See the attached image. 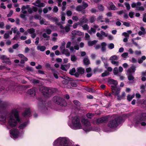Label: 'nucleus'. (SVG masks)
<instances>
[{"mask_svg": "<svg viewBox=\"0 0 146 146\" xmlns=\"http://www.w3.org/2000/svg\"><path fill=\"white\" fill-rule=\"evenodd\" d=\"M20 121L18 115V112L16 110H13L8 118L7 127L9 129L15 127Z\"/></svg>", "mask_w": 146, "mask_h": 146, "instance_id": "nucleus-1", "label": "nucleus"}, {"mask_svg": "<svg viewBox=\"0 0 146 146\" xmlns=\"http://www.w3.org/2000/svg\"><path fill=\"white\" fill-rule=\"evenodd\" d=\"M72 122V125H70L69 126L72 129H80L82 128L80 119L78 116H75L73 117Z\"/></svg>", "mask_w": 146, "mask_h": 146, "instance_id": "nucleus-2", "label": "nucleus"}, {"mask_svg": "<svg viewBox=\"0 0 146 146\" xmlns=\"http://www.w3.org/2000/svg\"><path fill=\"white\" fill-rule=\"evenodd\" d=\"M69 139L66 138L59 137L54 142V146H68Z\"/></svg>", "mask_w": 146, "mask_h": 146, "instance_id": "nucleus-3", "label": "nucleus"}, {"mask_svg": "<svg viewBox=\"0 0 146 146\" xmlns=\"http://www.w3.org/2000/svg\"><path fill=\"white\" fill-rule=\"evenodd\" d=\"M135 123L139 124L143 121H146V113L140 112L136 114L135 118Z\"/></svg>", "mask_w": 146, "mask_h": 146, "instance_id": "nucleus-4", "label": "nucleus"}, {"mask_svg": "<svg viewBox=\"0 0 146 146\" xmlns=\"http://www.w3.org/2000/svg\"><path fill=\"white\" fill-rule=\"evenodd\" d=\"M121 120L120 117L115 115L114 119L111 120L109 122L108 126L112 128H115L118 125Z\"/></svg>", "mask_w": 146, "mask_h": 146, "instance_id": "nucleus-5", "label": "nucleus"}, {"mask_svg": "<svg viewBox=\"0 0 146 146\" xmlns=\"http://www.w3.org/2000/svg\"><path fill=\"white\" fill-rule=\"evenodd\" d=\"M56 89L54 88H49L44 87L42 88V93L43 95L47 96H49L55 92Z\"/></svg>", "mask_w": 146, "mask_h": 146, "instance_id": "nucleus-6", "label": "nucleus"}, {"mask_svg": "<svg viewBox=\"0 0 146 146\" xmlns=\"http://www.w3.org/2000/svg\"><path fill=\"white\" fill-rule=\"evenodd\" d=\"M53 101L56 104L60 106H65L66 105V103L65 101L59 97L55 96L54 97Z\"/></svg>", "mask_w": 146, "mask_h": 146, "instance_id": "nucleus-7", "label": "nucleus"}, {"mask_svg": "<svg viewBox=\"0 0 146 146\" xmlns=\"http://www.w3.org/2000/svg\"><path fill=\"white\" fill-rule=\"evenodd\" d=\"M82 122L84 125L83 129L86 131H90V122L87 119L84 118L82 119Z\"/></svg>", "mask_w": 146, "mask_h": 146, "instance_id": "nucleus-8", "label": "nucleus"}, {"mask_svg": "<svg viewBox=\"0 0 146 146\" xmlns=\"http://www.w3.org/2000/svg\"><path fill=\"white\" fill-rule=\"evenodd\" d=\"M0 58L1 60H3L2 62L3 63H6L9 65L11 64V62L9 60V58L7 57L5 55H1Z\"/></svg>", "mask_w": 146, "mask_h": 146, "instance_id": "nucleus-9", "label": "nucleus"}, {"mask_svg": "<svg viewBox=\"0 0 146 146\" xmlns=\"http://www.w3.org/2000/svg\"><path fill=\"white\" fill-rule=\"evenodd\" d=\"M111 89L112 90L113 94L115 95H117V96L119 93L120 89L119 88L117 87L116 86H111Z\"/></svg>", "mask_w": 146, "mask_h": 146, "instance_id": "nucleus-10", "label": "nucleus"}, {"mask_svg": "<svg viewBox=\"0 0 146 146\" xmlns=\"http://www.w3.org/2000/svg\"><path fill=\"white\" fill-rule=\"evenodd\" d=\"M10 133L12 135L14 138H17L19 135L18 130L15 129H13L10 131Z\"/></svg>", "mask_w": 146, "mask_h": 146, "instance_id": "nucleus-11", "label": "nucleus"}, {"mask_svg": "<svg viewBox=\"0 0 146 146\" xmlns=\"http://www.w3.org/2000/svg\"><path fill=\"white\" fill-rule=\"evenodd\" d=\"M32 4L39 7H43L45 6V4L44 3H41L39 0L36 1L35 2L33 3Z\"/></svg>", "mask_w": 146, "mask_h": 146, "instance_id": "nucleus-12", "label": "nucleus"}, {"mask_svg": "<svg viewBox=\"0 0 146 146\" xmlns=\"http://www.w3.org/2000/svg\"><path fill=\"white\" fill-rule=\"evenodd\" d=\"M72 34L73 36L78 35L80 36L82 35L83 33L79 31L74 30L72 32Z\"/></svg>", "mask_w": 146, "mask_h": 146, "instance_id": "nucleus-13", "label": "nucleus"}, {"mask_svg": "<svg viewBox=\"0 0 146 146\" xmlns=\"http://www.w3.org/2000/svg\"><path fill=\"white\" fill-rule=\"evenodd\" d=\"M117 13L119 15H121L123 14V16L124 17L125 19H127V11L125 10H121L118 11L117 12Z\"/></svg>", "mask_w": 146, "mask_h": 146, "instance_id": "nucleus-14", "label": "nucleus"}, {"mask_svg": "<svg viewBox=\"0 0 146 146\" xmlns=\"http://www.w3.org/2000/svg\"><path fill=\"white\" fill-rule=\"evenodd\" d=\"M70 66V63L64 65H61V68L64 71H66L68 69Z\"/></svg>", "mask_w": 146, "mask_h": 146, "instance_id": "nucleus-15", "label": "nucleus"}, {"mask_svg": "<svg viewBox=\"0 0 146 146\" xmlns=\"http://www.w3.org/2000/svg\"><path fill=\"white\" fill-rule=\"evenodd\" d=\"M107 44L105 42H103L101 44V50L102 52H105L106 50V47Z\"/></svg>", "mask_w": 146, "mask_h": 146, "instance_id": "nucleus-16", "label": "nucleus"}, {"mask_svg": "<svg viewBox=\"0 0 146 146\" xmlns=\"http://www.w3.org/2000/svg\"><path fill=\"white\" fill-rule=\"evenodd\" d=\"M133 74H130L129 73V72H128V80L129 81V82H128V83H132L134 81V77L133 76Z\"/></svg>", "mask_w": 146, "mask_h": 146, "instance_id": "nucleus-17", "label": "nucleus"}, {"mask_svg": "<svg viewBox=\"0 0 146 146\" xmlns=\"http://www.w3.org/2000/svg\"><path fill=\"white\" fill-rule=\"evenodd\" d=\"M135 70L136 67L134 66H132L128 69L129 73H130V74H134Z\"/></svg>", "mask_w": 146, "mask_h": 146, "instance_id": "nucleus-18", "label": "nucleus"}, {"mask_svg": "<svg viewBox=\"0 0 146 146\" xmlns=\"http://www.w3.org/2000/svg\"><path fill=\"white\" fill-rule=\"evenodd\" d=\"M30 6L29 5H27L26 6H23L21 8L22 12L24 14L27 13V11L26 10V9H28L29 8Z\"/></svg>", "mask_w": 146, "mask_h": 146, "instance_id": "nucleus-19", "label": "nucleus"}, {"mask_svg": "<svg viewBox=\"0 0 146 146\" xmlns=\"http://www.w3.org/2000/svg\"><path fill=\"white\" fill-rule=\"evenodd\" d=\"M107 118L105 117L98 119L97 120L96 123H100L104 122L106 120Z\"/></svg>", "mask_w": 146, "mask_h": 146, "instance_id": "nucleus-20", "label": "nucleus"}, {"mask_svg": "<svg viewBox=\"0 0 146 146\" xmlns=\"http://www.w3.org/2000/svg\"><path fill=\"white\" fill-rule=\"evenodd\" d=\"M36 48L38 50L43 52L46 50V47L44 46L38 45L37 46Z\"/></svg>", "mask_w": 146, "mask_h": 146, "instance_id": "nucleus-21", "label": "nucleus"}, {"mask_svg": "<svg viewBox=\"0 0 146 146\" xmlns=\"http://www.w3.org/2000/svg\"><path fill=\"white\" fill-rule=\"evenodd\" d=\"M81 20L80 25H82L83 23H86L88 22V20L86 17L83 16L80 19Z\"/></svg>", "mask_w": 146, "mask_h": 146, "instance_id": "nucleus-22", "label": "nucleus"}, {"mask_svg": "<svg viewBox=\"0 0 146 146\" xmlns=\"http://www.w3.org/2000/svg\"><path fill=\"white\" fill-rule=\"evenodd\" d=\"M62 53L65 54L67 56H69L70 54V53L69 50L67 49H65L61 52Z\"/></svg>", "mask_w": 146, "mask_h": 146, "instance_id": "nucleus-23", "label": "nucleus"}, {"mask_svg": "<svg viewBox=\"0 0 146 146\" xmlns=\"http://www.w3.org/2000/svg\"><path fill=\"white\" fill-rule=\"evenodd\" d=\"M28 93L32 96H35V88H33L29 90L28 91Z\"/></svg>", "mask_w": 146, "mask_h": 146, "instance_id": "nucleus-24", "label": "nucleus"}, {"mask_svg": "<svg viewBox=\"0 0 146 146\" xmlns=\"http://www.w3.org/2000/svg\"><path fill=\"white\" fill-rule=\"evenodd\" d=\"M64 80L62 81V83L64 84H67L69 82L70 78L68 77L64 76L63 78Z\"/></svg>", "mask_w": 146, "mask_h": 146, "instance_id": "nucleus-25", "label": "nucleus"}, {"mask_svg": "<svg viewBox=\"0 0 146 146\" xmlns=\"http://www.w3.org/2000/svg\"><path fill=\"white\" fill-rule=\"evenodd\" d=\"M109 8L110 9L112 10H115L116 9V8L113 3L111 2H110L109 3Z\"/></svg>", "mask_w": 146, "mask_h": 146, "instance_id": "nucleus-26", "label": "nucleus"}, {"mask_svg": "<svg viewBox=\"0 0 146 146\" xmlns=\"http://www.w3.org/2000/svg\"><path fill=\"white\" fill-rule=\"evenodd\" d=\"M96 20V16L92 15L90 16L89 19L90 22L91 23H93Z\"/></svg>", "mask_w": 146, "mask_h": 146, "instance_id": "nucleus-27", "label": "nucleus"}, {"mask_svg": "<svg viewBox=\"0 0 146 146\" xmlns=\"http://www.w3.org/2000/svg\"><path fill=\"white\" fill-rule=\"evenodd\" d=\"M40 23L41 25L44 24L45 25H48V22L46 21L44 19L42 18L40 20Z\"/></svg>", "mask_w": 146, "mask_h": 146, "instance_id": "nucleus-28", "label": "nucleus"}, {"mask_svg": "<svg viewBox=\"0 0 146 146\" xmlns=\"http://www.w3.org/2000/svg\"><path fill=\"white\" fill-rule=\"evenodd\" d=\"M30 115V111L29 109H27L23 113V115L24 116H29Z\"/></svg>", "mask_w": 146, "mask_h": 146, "instance_id": "nucleus-29", "label": "nucleus"}, {"mask_svg": "<svg viewBox=\"0 0 146 146\" xmlns=\"http://www.w3.org/2000/svg\"><path fill=\"white\" fill-rule=\"evenodd\" d=\"M141 5V3L140 2H138L136 3H133L131 5V6L132 8H135L137 6H140Z\"/></svg>", "mask_w": 146, "mask_h": 146, "instance_id": "nucleus-30", "label": "nucleus"}, {"mask_svg": "<svg viewBox=\"0 0 146 146\" xmlns=\"http://www.w3.org/2000/svg\"><path fill=\"white\" fill-rule=\"evenodd\" d=\"M84 64L85 65H88L90 64V62L88 58L87 57L84 58L83 60Z\"/></svg>", "mask_w": 146, "mask_h": 146, "instance_id": "nucleus-31", "label": "nucleus"}, {"mask_svg": "<svg viewBox=\"0 0 146 146\" xmlns=\"http://www.w3.org/2000/svg\"><path fill=\"white\" fill-rule=\"evenodd\" d=\"M78 72L80 74H83L84 72V70L81 67H79L77 69Z\"/></svg>", "mask_w": 146, "mask_h": 146, "instance_id": "nucleus-32", "label": "nucleus"}, {"mask_svg": "<svg viewBox=\"0 0 146 146\" xmlns=\"http://www.w3.org/2000/svg\"><path fill=\"white\" fill-rule=\"evenodd\" d=\"M97 41L96 40H94L93 41H89L88 42V45L89 46H92L94 45Z\"/></svg>", "mask_w": 146, "mask_h": 146, "instance_id": "nucleus-33", "label": "nucleus"}, {"mask_svg": "<svg viewBox=\"0 0 146 146\" xmlns=\"http://www.w3.org/2000/svg\"><path fill=\"white\" fill-rule=\"evenodd\" d=\"M80 26L84 30H88L89 29V27L88 25L85 24L82 25H80Z\"/></svg>", "mask_w": 146, "mask_h": 146, "instance_id": "nucleus-34", "label": "nucleus"}, {"mask_svg": "<svg viewBox=\"0 0 146 146\" xmlns=\"http://www.w3.org/2000/svg\"><path fill=\"white\" fill-rule=\"evenodd\" d=\"M42 36L46 40H49L50 39V36L47 35L46 33H44L42 34Z\"/></svg>", "mask_w": 146, "mask_h": 146, "instance_id": "nucleus-35", "label": "nucleus"}, {"mask_svg": "<svg viewBox=\"0 0 146 146\" xmlns=\"http://www.w3.org/2000/svg\"><path fill=\"white\" fill-rule=\"evenodd\" d=\"M71 27V25L69 24H67L66 25V26L64 27V29L66 32L68 33L70 31Z\"/></svg>", "mask_w": 146, "mask_h": 146, "instance_id": "nucleus-36", "label": "nucleus"}, {"mask_svg": "<svg viewBox=\"0 0 146 146\" xmlns=\"http://www.w3.org/2000/svg\"><path fill=\"white\" fill-rule=\"evenodd\" d=\"M109 82L111 84H114L115 86H116L118 84V82L117 81L113 79L110 80L109 81Z\"/></svg>", "mask_w": 146, "mask_h": 146, "instance_id": "nucleus-37", "label": "nucleus"}, {"mask_svg": "<svg viewBox=\"0 0 146 146\" xmlns=\"http://www.w3.org/2000/svg\"><path fill=\"white\" fill-rule=\"evenodd\" d=\"M103 17L102 15H100L97 18V21L98 22H103L104 21L103 20Z\"/></svg>", "mask_w": 146, "mask_h": 146, "instance_id": "nucleus-38", "label": "nucleus"}, {"mask_svg": "<svg viewBox=\"0 0 146 146\" xmlns=\"http://www.w3.org/2000/svg\"><path fill=\"white\" fill-rule=\"evenodd\" d=\"M118 57L116 55H114L112 56H111L109 60L111 61H114L117 60L118 59Z\"/></svg>", "mask_w": 146, "mask_h": 146, "instance_id": "nucleus-39", "label": "nucleus"}, {"mask_svg": "<svg viewBox=\"0 0 146 146\" xmlns=\"http://www.w3.org/2000/svg\"><path fill=\"white\" fill-rule=\"evenodd\" d=\"M98 8L99 11H103L105 9L104 7L101 4H99L98 6Z\"/></svg>", "mask_w": 146, "mask_h": 146, "instance_id": "nucleus-40", "label": "nucleus"}, {"mask_svg": "<svg viewBox=\"0 0 146 146\" xmlns=\"http://www.w3.org/2000/svg\"><path fill=\"white\" fill-rule=\"evenodd\" d=\"M125 96V94L124 92H123L121 96H118L117 97V99L119 100H120L123 98Z\"/></svg>", "mask_w": 146, "mask_h": 146, "instance_id": "nucleus-41", "label": "nucleus"}, {"mask_svg": "<svg viewBox=\"0 0 146 146\" xmlns=\"http://www.w3.org/2000/svg\"><path fill=\"white\" fill-rule=\"evenodd\" d=\"M27 31L29 33L31 34L35 33V29L33 28L28 29Z\"/></svg>", "mask_w": 146, "mask_h": 146, "instance_id": "nucleus-42", "label": "nucleus"}, {"mask_svg": "<svg viewBox=\"0 0 146 146\" xmlns=\"http://www.w3.org/2000/svg\"><path fill=\"white\" fill-rule=\"evenodd\" d=\"M27 123H24L22 124H21L19 127V128L20 129H22L24 128L26 126Z\"/></svg>", "mask_w": 146, "mask_h": 146, "instance_id": "nucleus-43", "label": "nucleus"}, {"mask_svg": "<svg viewBox=\"0 0 146 146\" xmlns=\"http://www.w3.org/2000/svg\"><path fill=\"white\" fill-rule=\"evenodd\" d=\"M6 117L5 115H2L0 116V121L5 122V121Z\"/></svg>", "mask_w": 146, "mask_h": 146, "instance_id": "nucleus-44", "label": "nucleus"}, {"mask_svg": "<svg viewBox=\"0 0 146 146\" xmlns=\"http://www.w3.org/2000/svg\"><path fill=\"white\" fill-rule=\"evenodd\" d=\"M88 33L91 34L92 33H95L96 32V29L94 27H91L90 30L88 31Z\"/></svg>", "mask_w": 146, "mask_h": 146, "instance_id": "nucleus-45", "label": "nucleus"}, {"mask_svg": "<svg viewBox=\"0 0 146 146\" xmlns=\"http://www.w3.org/2000/svg\"><path fill=\"white\" fill-rule=\"evenodd\" d=\"M73 102L75 105L77 106V107H80L81 105L80 103L77 100H74L73 101Z\"/></svg>", "mask_w": 146, "mask_h": 146, "instance_id": "nucleus-46", "label": "nucleus"}, {"mask_svg": "<svg viewBox=\"0 0 146 146\" xmlns=\"http://www.w3.org/2000/svg\"><path fill=\"white\" fill-rule=\"evenodd\" d=\"M128 56V53L127 52H125L122 54L121 56L123 58L124 60Z\"/></svg>", "mask_w": 146, "mask_h": 146, "instance_id": "nucleus-47", "label": "nucleus"}, {"mask_svg": "<svg viewBox=\"0 0 146 146\" xmlns=\"http://www.w3.org/2000/svg\"><path fill=\"white\" fill-rule=\"evenodd\" d=\"M117 67H115L113 70V73L115 75H116L118 74L119 73Z\"/></svg>", "mask_w": 146, "mask_h": 146, "instance_id": "nucleus-48", "label": "nucleus"}, {"mask_svg": "<svg viewBox=\"0 0 146 146\" xmlns=\"http://www.w3.org/2000/svg\"><path fill=\"white\" fill-rule=\"evenodd\" d=\"M76 72V70L75 68H72L71 70H70L69 71V73L71 75H74V74Z\"/></svg>", "mask_w": 146, "mask_h": 146, "instance_id": "nucleus-49", "label": "nucleus"}, {"mask_svg": "<svg viewBox=\"0 0 146 146\" xmlns=\"http://www.w3.org/2000/svg\"><path fill=\"white\" fill-rule=\"evenodd\" d=\"M108 46L109 49H111L114 48V45L113 44L111 43L108 44Z\"/></svg>", "mask_w": 146, "mask_h": 146, "instance_id": "nucleus-50", "label": "nucleus"}, {"mask_svg": "<svg viewBox=\"0 0 146 146\" xmlns=\"http://www.w3.org/2000/svg\"><path fill=\"white\" fill-rule=\"evenodd\" d=\"M71 60L72 61L74 62L77 60V58L74 55H72L71 56Z\"/></svg>", "mask_w": 146, "mask_h": 146, "instance_id": "nucleus-51", "label": "nucleus"}, {"mask_svg": "<svg viewBox=\"0 0 146 146\" xmlns=\"http://www.w3.org/2000/svg\"><path fill=\"white\" fill-rule=\"evenodd\" d=\"M84 9L82 5H79L76 7V10L78 11H81Z\"/></svg>", "mask_w": 146, "mask_h": 146, "instance_id": "nucleus-52", "label": "nucleus"}, {"mask_svg": "<svg viewBox=\"0 0 146 146\" xmlns=\"http://www.w3.org/2000/svg\"><path fill=\"white\" fill-rule=\"evenodd\" d=\"M10 37V35L9 33H8L7 32L5 33L4 35V38L5 39H9Z\"/></svg>", "mask_w": 146, "mask_h": 146, "instance_id": "nucleus-53", "label": "nucleus"}, {"mask_svg": "<svg viewBox=\"0 0 146 146\" xmlns=\"http://www.w3.org/2000/svg\"><path fill=\"white\" fill-rule=\"evenodd\" d=\"M79 25H80V22L75 23L73 24V27L74 29H75Z\"/></svg>", "mask_w": 146, "mask_h": 146, "instance_id": "nucleus-54", "label": "nucleus"}, {"mask_svg": "<svg viewBox=\"0 0 146 146\" xmlns=\"http://www.w3.org/2000/svg\"><path fill=\"white\" fill-rule=\"evenodd\" d=\"M82 8L84 9H85L88 6V5L87 3L84 2H83V5H82Z\"/></svg>", "mask_w": 146, "mask_h": 146, "instance_id": "nucleus-55", "label": "nucleus"}, {"mask_svg": "<svg viewBox=\"0 0 146 146\" xmlns=\"http://www.w3.org/2000/svg\"><path fill=\"white\" fill-rule=\"evenodd\" d=\"M111 63L115 65L116 66H118L119 65V62L118 61H116L115 60L111 61Z\"/></svg>", "mask_w": 146, "mask_h": 146, "instance_id": "nucleus-56", "label": "nucleus"}, {"mask_svg": "<svg viewBox=\"0 0 146 146\" xmlns=\"http://www.w3.org/2000/svg\"><path fill=\"white\" fill-rule=\"evenodd\" d=\"M109 74V72L107 71H106L102 74V77H105L108 75Z\"/></svg>", "mask_w": 146, "mask_h": 146, "instance_id": "nucleus-57", "label": "nucleus"}, {"mask_svg": "<svg viewBox=\"0 0 146 146\" xmlns=\"http://www.w3.org/2000/svg\"><path fill=\"white\" fill-rule=\"evenodd\" d=\"M94 115V114L92 113H88L86 114V116L89 118H91Z\"/></svg>", "mask_w": 146, "mask_h": 146, "instance_id": "nucleus-58", "label": "nucleus"}, {"mask_svg": "<svg viewBox=\"0 0 146 146\" xmlns=\"http://www.w3.org/2000/svg\"><path fill=\"white\" fill-rule=\"evenodd\" d=\"M58 8L56 6H54L52 9L53 11L55 13H57L58 11Z\"/></svg>", "mask_w": 146, "mask_h": 146, "instance_id": "nucleus-59", "label": "nucleus"}, {"mask_svg": "<svg viewBox=\"0 0 146 146\" xmlns=\"http://www.w3.org/2000/svg\"><path fill=\"white\" fill-rule=\"evenodd\" d=\"M102 70L101 69H98V68H95L94 70V72H102Z\"/></svg>", "mask_w": 146, "mask_h": 146, "instance_id": "nucleus-60", "label": "nucleus"}, {"mask_svg": "<svg viewBox=\"0 0 146 146\" xmlns=\"http://www.w3.org/2000/svg\"><path fill=\"white\" fill-rule=\"evenodd\" d=\"M101 33V35L102 36H104L105 37H107L108 36V34H106L105 32H104L103 31H100Z\"/></svg>", "mask_w": 146, "mask_h": 146, "instance_id": "nucleus-61", "label": "nucleus"}, {"mask_svg": "<svg viewBox=\"0 0 146 146\" xmlns=\"http://www.w3.org/2000/svg\"><path fill=\"white\" fill-rule=\"evenodd\" d=\"M134 15V12H129V17L131 18H133V15Z\"/></svg>", "mask_w": 146, "mask_h": 146, "instance_id": "nucleus-62", "label": "nucleus"}, {"mask_svg": "<svg viewBox=\"0 0 146 146\" xmlns=\"http://www.w3.org/2000/svg\"><path fill=\"white\" fill-rule=\"evenodd\" d=\"M34 18L36 19H39L40 20L41 18V17L40 15H37L34 16Z\"/></svg>", "mask_w": 146, "mask_h": 146, "instance_id": "nucleus-63", "label": "nucleus"}, {"mask_svg": "<svg viewBox=\"0 0 146 146\" xmlns=\"http://www.w3.org/2000/svg\"><path fill=\"white\" fill-rule=\"evenodd\" d=\"M66 13L68 16H70L72 15V13L71 11L68 10L66 11Z\"/></svg>", "mask_w": 146, "mask_h": 146, "instance_id": "nucleus-64", "label": "nucleus"}]
</instances>
